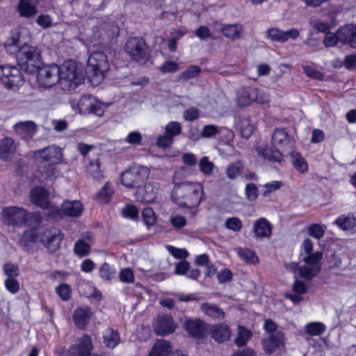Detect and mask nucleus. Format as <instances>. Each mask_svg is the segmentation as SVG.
Listing matches in <instances>:
<instances>
[{"label":"nucleus","mask_w":356,"mask_h":356,"mask_svg":"<svg viewBox=\"0 0 356 356\" xmlns=\"http://www.w3.org/2000/svg\"><path fill=\"white\" fill-rule=\"evenodd\" d=\"M37 77L41 87L50 88L60 81L65 91L74 90L84 80L82 70L73 61L65 63L61 67L55 64L42 67L38 70Z\"/></svg>","instance_id":"obj_1"},{"label":"nucleus","mask_w":356,"mask_h":356,"mask_svg":"<svg viewBox=\"0 0 356 356\" xmlns=\"http://www.w3.org/2000/svg\"><path fill=\"white\" fill-rule=\"evenodd\" d=\"M302 250L306 254L303 258L304 265L298 266L296 262L285 264V268L293 273L298 272L300 277L309 280L319 273L321 265L322 253L316 252L312 253L313 243L309 238L304 240L302 245Z\"/></svg>","instance_id":"obj_2"},{"label":"nucleus","mask_w":356,"mask_h":356,"mask_svg":"<svg viewBox=\"0 0 356 356\" xmlns=\"http://www.w3.org/2000/svg\"><path fill=\"white\" fill-rule=\"evenodd\" d=\"M63 238V233L56 228L46 229L43 232L30 229L24 232L20 238L19 244L28 249L30 243L40 241L49 252H54L60 248Z\"/></svg>","instance_id":"obj_3"},{"label":"nucleus","mask_w":356,"mask_h":356,"mask_svg":"<svg viewBox=\"0 0 356 356\" xmlns=\"http://www.w3.org/2000/svg\"><path fill=\"white\" fill-rule=\"evenodd\" d=\"M203 186L198 182L176 184L171 193L172 201L181 207H197L203 196Z\"/></svg>","instance_id":"obj_4"},{"label":"nucleus","mask_w":356,"mask_h":356,"mask_svg":"<svg viewBox=\"0 0 356 356\" xmlns=\"http://www.w3.org/2000/svg\"><path fill=\"white\" fill-rule=\"evenodd\" d=\"M35 160L40 163H45L43 165H39L40 172L46 179L56 178L58 172L55 165L60 163L63 161L61 149L55 146L51 145L40 150L34 152Z\"/></svg>","instance_id":"obj_5"},{"label":"nucleus","mask_w":356,"mask_h":356,"mask_svg":"<svg viewBox=\"0 0 356 356\" xmlns=\"http://www.w3.org/2000/svg\"><path fill=\"white\" fill-rule=\"evenodd\" d=\"M109 69L106 56L101 51L92 52L88 59L86 71L95 84L99 83L104 78L105 73Z\"/></svg>","instance_id":"obj_6"},{"label":"nucleus","mask_w":356,"mask_h":356,"mask_svg":"<svg viewBox=\"0 0 356 356\" xmlns=\"http://www.w3.org/2000/svg\"><path fill=\"white\" fill-rule=\"evenodd\" d=\"M18 64L22 70L30 73L35 72L41 64L40 51L31 45H24L15 52Z\"/></svg>","instance_id":"obj_7"},{"label":"nucleus","mask_w":356,"mask_h":356,"mask_svg":"<svg viewBox=\"0 0 356 356\" xmlns=\"http://www.w3.org/2000/svg\"><path fill=\"white\" fill-rule=\"evenodd\" d=\"M236 102L240 106H245L256 102L259 104H268L270 95L264 90L254 87H243L236 95Z\"/></svg>","instance_id":"obj_8"},{"label":"nucleus","mask_w":356,"mask_h":356,"mask_svg":"<svg viewBox=\"0 0 356 356\" xmlns=\"http://www.w3.org/2000/svg\"><path fill=\"white\" fill-rule=\"evenodd\" d=\"M148 177L149 170L147 168L134 164L121 174V181L127 188H138Z\"/></svg>","instance_id":"obj_9"},{"label":"nucleus","mask_w":356,"mask_h":356,"mask_svg":"<svg viewBox=\"0 0 356 356\" xmlns=\"http://www.w3.org/2000/svg\"><path fill=\"white\" fill-rule=\"evenodd\" d=\"M71 105L81 115L94 114L102 116L104 112L102 103L92 95H83L78 102H72Z\"/></svg>","instance_id":"obj_10"},{"label":"nucleus","mask_w":356,"mask_h":356,"mask_svg":"<svg viewBox=\"0 0 356 356\" xmlns=\"http://www.w3.org/2000/svg\"><path fill=\"white\" fill-rule=\"evenodd\" d=\"M125 50L130 56L140 64H145L149 59V53L145 40L141 38H129L125 44Z\"/></svg>","instance_id":"obj_11"},{"label":"nucleus","mask_w":356,"mask_h":356,"mask_svg":"<svg viewBox=\"0 0 356 356\" xmlns=\"http://www.w3.org/2000/svg\"><path fill=\"white\" fill-rule=\"evenodd\" d=\"M29 32L26 29L14 30L5 43L6 48L10 54H15L24 45H29Z\"/></svg>","instance_id":"obj_12"},{"label":"nucleus","mask_w":356,"mask_h":356,"mask_svg":"<svg viewBox=\"0 0 356 356\" xmlns=\"http://www.w3.org/2000/svg\"><path fill=\"white\" fill-rule=\"evenodd\" d=\"M0 81L8 88L21 86L24 82L20 70L8 65L0 66Z\"/></svg>","instance_id":"obj_13"},{"label":"nucleus","mask_w":356,"mask_h":356,"mask_svg":"<svg viewBox=\"0 0 356 356\" xmlns=\"http://www.w3.org/2000/svg\"><path fill=\"white\" fill-rule=\"evenodd\" d=\"M29 215L26 210L18 207H4L1 212L3 221L9 225L26 223Z\"/></svg>","instance_id":"obj_14"},{"label":"nucleus","mask_w":356,"mask_h":356,"mask_svg":"<svg viewBox=\"0 0 356 356\" xmlns=\"http://www.w3.org/2000/svg\"><path fill=\"white\" fill-rule=\"evenodd\" d=\"M92 350L93 345L90 337L84 334L70 346L68 353L70 356H100L92 353Z\"/></svg>","instance_id":"obj_15"},{"label":"nucleus","mask_w":356,"mask_h":356,"mask_svg":"<svg viewBox=\"0 0 356 356\" xmlns=\"http://www.w3.org/2000/svg\"><path fill=\"white\" fill-rule=\"evenodd\" d=\"M209 325L200 319H186L184 328L190 336L197 339H203L209 333Z\"/></svg>","instance_id":"obj_16"},{"label":"nucleus","mask_w":356,"mask_h":356,"mask_svg":"<svg viewBox=\"0 0 356 356\" xmlns=\"http://www.w3.org/2000/svg\"><path fill=\"white\" fill-rule=\"evenodd\" d=\"M159 184L157 182H149L143 187H138L136 193V199L140 202H153L159 194Z\"/></svg>","instance_id":"obj_17"},{"label":"nucleus","mask_w":356,"mask_h":356,"mask_svg":"<svg viewBox=\"0 0 356 356\" xmlns=\"http://www.w3.org/2000/svg\"><path fill=\"white\" fill-rule=\"evenodd\" d=\"M262 345L265 353L268 354L284 350L285 348L284 333L275 332L273 334L262 339Z\"/></svg>","instance_id":"obj_18"},{"label":"nucleus","mask_w":356,"mask_h":356,"mask_svg":"<svg viewBox=\"0 0 356 356\" xmlns=\"http://www.w3.org/2000/svg\"><path fill=\"white\" fill-rule=\"evenodd\" d=\"M153 328L157 335L165 336L172 333L176 325L170 316L159 314L153 323Z\"/></svg>","instance_id":"obj_19"},{"label":"nucleus","mask_w":356,"mask_h":356,"mask_svg":"<svg viewBox=\"0 0 356 356\" xmlns=\"http://www.w3.org/2000/svg\"><path fill=\"white\" fill-rule=\"evenodd\" d=\"M294 140L284 129H276L272 136V145L275 148L283 151H290Z\"/></svg>","instance_id":"obj_20"},{"label":"nucleus","mask_w":356,"mask_h":356,"mask_svg":"<svg viewBox=\"0 0 356 356\" xmlns=\"http://www.w3.org/2000/svg\"><path fill=\"white\" fill-rule=\"evenodd\" d=\"M339 42L341 44L348 43L352 48L356 49V26L347 24L340 27L337 31Z\"/></svg>","instance_id":"obj_21"},{"label":"nucleus","mask_w":356,"mask_h":356,"mask_svg":"<svg viewBox=\"0 0 356 356\" xmlns=\"http://www.w3.org/2000/svg\"><path fill=\"white\" fill-rule=\"evenodd\" d=\"M13 128L15 132L26 141L31 139L38 131V127L33 121L17 122Z\"/></svg>","instance_id":"obj_22"},{"label":"nucleus","mask_w":356,"mask_h":356,"mask_svg":"<svg viewBox=\"0 0 356 356\" xmlns=\"http://www.w3.org/2000/svg\"><path fill=\"white\" fill-rule=\"evenodd\" d=\"M31 202L37 207L47 209L49 205L47 191L41 186L33 188L30 193Z\"/></svg>","instance_id":"obj_23"},{"label":"nucleus","mask_w":356,"mask_h":356,"mask_svg":"<svg viewBox=\"0 0 356 356\" xmlns=\"http://www.w3.org/2000/svg\"><path fill=\"white\" fill-rule=\"evenodd\" d=\"M209 331L211 337L217 342L222 343L230 339L231 330L229 327L222 323L209 325Z\"/></svg>","instance_id":"obj_24"},{"label":"nucleus","mask_w":356,"mask_h":356,"mask_svg":"<svg viewBox=\"0 0 356 356\" xmlns=\"http://www.w3.org/2000/svg\"><path fill=\"white\" fill-rule=\"evenodd\" d=\"M272 224L265 218H259L253 224L252 231L257 238H269L272 234Z\"/></svg>","instance_id":"obj_25"},{"label":"nucleus","mask_w":356,"mask_h":356,"mask_svg":"<svg viewBox=\"0 0 356 356\" xmlns=\"http://www.w3.org/2000/svg\"><path fill=\"white\" fill-rule=\"evenodd\" d=\"M92 312L87 306L76 308L73 314V320L78 329H83L88 324Z\"/></svg>","instance_id":"obj_26"},{"label":"nucleus","mask_w":356,"mask_h":356,"mask_svg":"<svg viewBox=\"0 0 356 356\" xmlns=\"http://www.w3.org/2000/svg\"><path fill=\"white\" fill-rule=\"evenodd\" d=\"M93 236L91 234L88 233L82 239H79L74 244V253L80 257H84L89 254L90 247L92 245Z\"/></svg>","instance_id":"obj_27"},{"label":"nucleus","mask_w":356,"mask_h":356,"mask_svg":"<svg viewBox=\"0 0 356 356\" xmlns=\"http://www.w3.org/2000/svg\"><path fill=\"white\" fill-rule=\"evenodd\" d=\"M257 151L263 159L270 161L281 162L282 159V154L277 148L274 149L266 144L259 145Z\"/></svg>","instance_id":"obj_28"},{"label":"nucleus","mask_w":356,"mask_h":356,"mask_svg":"<svg viewBox=\"0 0 356 356\" xmlns=\"http://www.w3.org/2000/svg\"><path fill=\"white\" fill-rule=\"evenodd\" d=\"M38 3L35 0H19L17 10L20 16L27 18L34 17L38 13Z\"/></svg>","instance_id":"obj_29"},{"label":"nucleus","mask_w":356,"mask_h":356,"mask_svg":"<svg viewBox=\"0 0 356 356\" xmlns=\"http://www.w3.org/2000/svg\"><path fill=\"white\" fill-rule=\"evenodd\" d=\"M172 354V348L169 341L159 339L152 346L148 356H170Z\"/></svg>","instance_id":"obj_30"},{"label":"nucleus","mask_w":356,"mask_h":356,"mask_svg":"<svg viewBox=\"0 0 356 356\" xmlns=\"http://www.w3.org/2000/svg\"><path fill=\"white\" fill-rule=\"evenodd\" d=\"M14 140L10 138L0 139V159L3 161L10 160L15 152Z\"/></svg>","instance_id":"obj_31"},{"label":"nucleus","mask_w":356,"mask_h":356,"mask_svg":"<svg viewBox=\"0 0 356 356\" xmlns=\"http://www.w3.org/2000/svg\"><path fill=\"white\" fill-rule=\"evenodd\" d=\"M61 209L65 215L77 217L82 213L83 207L81 202L77 200L65 201L63 203Z\"/></svg>","instance_id":"obj_32"},{"label":"nucleus","mask_w":356,"mask_h":356,"mask_svg":"<svg viewBox=\"0 0 356 356\" xmlns=\"http://www.w3.org/2000/svg\"><path fill=\"white\" fill-rule=\"evenodd\" d=\"M200 309L205 315L213 319L222 320L225 318V312L216 305L203 303Z\"/></svg>","instance_id":"obj_33"},{"label":"nucleus","mask_w":356,"mask_h":356,"mask_svg":"<svg viewBox=\"0 0 356 356\" xmlns=\"http://www.w3.org/2000/svg\"><path fill=\"white\" fill-rule=\"evenodd\" d=\"M222 34L232 40L238 39L243 32V27L238 24L222 25L220 29Z\"/></svg>","instance_id":"obj_34"},{"label":"nucleus","mask_w":356,"mask_h":356,"mask_svg":"<svg viewBox=\"0 0 356 356\" xmlns=\"http://www.w3.org/2000/svg\"><path fill=\"white\" fill-rule=\"evenodd\" d=\"M103 339L105 346L110 348H114L120 341L119 333L112 328H107L104 331Z\"/></svg>","instance_id":"obj_35"},{"label":"nucleus","mask_w":356,"mask_h":356,"mask_svg":"<svg viewBox=\"0 0 356 356\" xmlns=\"http://www.w3.org/2000/svg\"><path fill=\"white\" fill-rule=\"evenodd\" d=\"M307 291L306 285L298 280H296L293 286V294H287L286 298H289L294 304H297L302 299L301 295L304 294Z\"/></svg>","instance_id":"obj_36"},{"label":"nucleus","mask_w":356,"mask_h":356,"mask_svg":"<svg viewBox=\"0 0 356 356\" xmlns=\"http://www.w3.org/2000/svg\"><path fill=\"white\" fill-rule=\"evenodd\" d=\"M334 223L343 230L351 231L356 227V218L351 216H341Z\"/></svg>","instance_id":"obj_37"},{"label":"nucleus","mask_w":356,"mask_h":356,"mask_svg":"<svg viewBox=\"0 0 356 356\" xmlns=\"http://www.w3.org/2000/svg\"><path fill=\"white\" fill-rule=\"evenodd\" d=\"M113 193L114 189L112 184L107 182L97 193L96 199L100 204H107Z\"/></svg>","instance_id":"obj_38"},{"label":"nucleus","mask_w":356,"mask_h":356,"mask_svg":"<svg viewBox=\"0 0 356 356\" xmlns=\"http://www.w3.org/2000/svg\"><path fill=\"white\" fill-rule=\"evenodd\" d=\"M291 163L293 166L300 173H305L308 170V165L305 159L298 152H291Z\"/></svg>","instance_id":"obj_39"},{"label":"nucleus","mask_w":356,"mask_h":356,"mask_svg":"<svg viewBox=\"0 0 356 356\" xmlns=\"http://www.w3.org/2000/svg\"><path fill=\"white\" fill-rule=\"evenodd\" d=\"M238 256L247 264H255L259 262V257L254 251L248 248H238Z\"/></svg>","instance_id":"obj_40"},{"label":"nucleus","mask_w":356,"mask_h":356,"mask_svg":"<svg viewBox=\"0 0 356 356\" xmlns=\"http://www.w3.org/2000/svg\"><path fill=\"white\" fill-rule=\"evenodd\" d=\"M325 330V325L320 322L309 323L305 325V331L311 336H318Z\"/></svg>","instance_id":"obj_41"},{"label":"nucleus","mask_w":356,"mask_h":356,"mask_svg":"<svg viewBox=\"0 0 356 356\" xmlns=\"http://www.w3.org/2000/svg\"><path fill=\"white\" fill-rule=\"evenodd\" d=\"M181 133V125L177 121H171L168 122L165 127V134L174 139L175 136H179Z\"/></svg>","instance_id":"obj_42"},{"label":"nucleus","mask_w":356,"mask_h":356,"mask_svg":"<svg viewBox=\"0 0 356 356\" xmlns=\"http://www.w3.org/2000/svg\"><path fill=\"white\" fill-rule=\"evenodd\" d=\"M238 334L235 339V343L237 346H243L248 342L252 334L249 330L243 326L238 327Z\"/></svg>","instance_id":"obj_43"},{"label":"nucleus","mask_w":356,"mask_h":356,"mask_svg":"<svg viewBox=\"0 0 356 356\" xmlns=\"http://www.w3.org/2000/svg\"><path fill=\"white\" fill-rule=\"evenodd\" d=\"M326 226L319 224H312L307 227L308 234L316 239L322 238L326 230Z\"/></svg>","instance_id":"obj_44"},{"label":"nucleus","mask_w":356,"mask_h":356,"mask_svg":"<svg viewBox=\"0 0 356 356\" xmlns=\"http://www.w3.org/2000/svg\"><path fill=\"white\" fill-rule=\"evenodd\" d=\"M142 217L145 225L148 229L154 225L156 220L155 213L150 207H146L143 210Z\"/></svg>","instance_id":"obj_45"},{"label":"nucleus","mask_w":356,"mask_h":356,"mask_svg":"<svg viewBox=\"0 0 356 356\" xmlns=\"http://www.w3.org/2000/svg\"><path fill=\"white\" fill-rule=\"evenodd\" d=\"M243 169L241 162L237 161L227 165L226 174L229 179H234L240 175Z\"/></svg>","instance_id":"obj_46"},{"label":"nucleus","mask_w":356,"mask_h":356,"mask_svg":"<svg viewBox=\"0 0 356 356\" xmlns=\"http://www.w3.org/2000/svg\"><path fill=\"white\" fill-rule=\"evenodd\" d=\"M115 275V269L107 263H104L99 268V276L104 280H111Z\"/></svg>","instance_id":"obj_47"},{"label":"nucleus","mask_w":356,"mask_h":356,"mask_svg":"<svg viewBox=\"0 0 356 356\" xmlns=\"http://www.w3.org/2000/svg\"><path fill=\"white\" fill-rule=\"evenodd\" d=\"M201 72V68L197 65H190L179 75L181 80H188L196 77Z\"/></svg>","instance_id":"obj_48"},{"label":"nucleus","mask_w":356,"mask_h":356,"mask_svg":"<svg viewBox=\"0 0 356 356\" xmlns=\"http://www.w3.org/2000/svg\"><path fill=\"white\" fill-rule=\"evenodd\" d=\"M123 217L136 220L138 218V209L134 205L128 204L121 210Z\"/></svg>","instance_id":"obj_49"},{"label":"nucleus","mask_w":356,"mask_h":356,"mask_svg":"<svg viewBox=\"0 0 356 356\" xmlns=\"http://www.w3.org/2000/svg\"><path fill=\"white\" fill-rule=\"evenodd\" d=\"M56 293L64 301L68 300L71 297V288L67 284H61L56 288Z\"/></svg>","instance_id":"obj_50"},{"label":"nucleus","mask_w":356,"mask_h":356,"mask_svg":"<svg viewBox=\"0 0 356 356\" xmlns=\"http://www.w3.org/2000/svg\"><path fill=\"white\" fill-rule=\"evenodd\" d=\"M238 126L243 138H248L251 136L253 126L250 124L248 119H243Z\"/></svg>","instance_id":"obj_51"},{"label":"nucleus","mask_w":356,"mask_h":356,"mask_svg":"<svg viewBox=\"0 0 356 356\" xmlns=\"http://www.w3.org/2000/svg\"><path fill=\"white\" fill-rule=\"evenodd\" d=\"M217 136L219 140L227 143L234 138V132L227 127H218Z\"/></svg>","instance_id":"obj_52"},{"label":"nucleus","mask_w":356,"mask_h":356,"mask_svg":"<svg viewBox=\"0 0 356 356\" xmlns=\"http://www.w3.org/2000/svg\"><path fill=\"white\" fill-rule=\"evenodd\" d=\"M6 290L12 294H15L19 291V283L15 277H8L4 281Z\"/></svg>","instance_id":"obj_53"},{"label":"nucleus","mask_w":356,"mask_h":356,"mask_svg":"<svg viewBox=\"0 0 356 356\" xmlns=\"http://www.w3.org/2000/svg\"><path fill=\"white\" fill-rule=\"evenodd\" d=\"M200 170L205 175H210L213 172L214 165L209 161L207 156H203L199 163Z\"/></svg>","instance_id":"obj_54"},{"label":"nucleus","mask_w":356,"mask_h":356,"mask_svg":"<svg viewBox=\"0 0 356 356\" xmlns=\"http://www.w3.org/2000/svg\"><path fill=\"white\" fill-rule=\"evenodd\" d=\"M142 134L138 131H131L124 138V141L132 145H140L142 142Z\"/></svg>","instance_id":"obj_55"},{"label":"nucleus","mask_w":356,"mask_h":356,"mask_svg":"<svg viewBox=\"0 0 356 356\" xmlns=\"http://www.w3.org/2000/svg\"><path fill=\"white\" fill-rule=\"evenodd\" d=\"M120 280L123 283L131 284L134 282V275L132 270L125 268L120 270L119 275Z\"/></svg>","instance_id":"obj_56"},{"label":"nucleus","mask_w":356,"mask_h":356,"mask_svg":"<svg viewBox=\"0 0 356 356\" xmlns=\"http://www.w3.org/2000/svg\"><path fill=\"white\" fill-rule=\"evenodd\" d=\"M218 127L214 124H208L202 127L201 136L204 138H212L218 136Z\"/></svg>","instance_id":"obj_57"},{"label":"nucleus","mask_w":356,"mask_h":356,"mask_svg":"<svg viewBox=\"0 0 356 356\" xmlns=\"http://www.w3.org/2000/svg\"><path fill=\"white\" fill-rule=\"evenodd\" d=\"M266 35L273 42H283L282 30L277 28H271L267 30Z\"/></svg>","instance_id":"obj_58"},{"label":"nucleus","mask_w":356,"mask_h":356,"mask_svg":"<svg viewBox=\"0 0 356 356\" xmlns=\"http://www.w3.org/2000/svg\"><path fill=\"white\" fill-rule=\"evenodd\" d=\"M170 222L175 229H181L186 225V218L179 214L172 215L170 218Z\"/></svg>","instance_id":"obj_59"},{"label":"nucleus","mask_w":356,"mask_h":356,"mask_svg":"<svg viewBox=\"0 0 356 356\" xmlns=\"http://www.w3.org/2000/svg\"><path fill=\"white\" fill-rule=\"evenodd\" d=\"M226 227L234 232H238L242 228V222L238 218H229L225 221Z\"/></svg>","instance_id":"obj_60"},{"label":"nucleus","mask_w":356,"mask_h":356,"mask_svg":"<svg viewBox=\"0 0 356 356\" xmlns=\"http://www.w3.org/2000/svg\"><path fill=\"white\" fill-rule=\"evenodd\" d=\"M159 69L163 73H174L179 70V64L175 61L167 60Z\"/></svg>","instance_id":"obj_61"},{"label":"nucleus","mask_w":356,"mask_h":356,"mask_svg":"<svg viewBox=\"0 0 356 356\" xmlns=\"http://www.w3.org/2000/svg\"><path fill=\"white\" fill-rule=\"evenodd\" d=\"M3 271L8 277H15L19 274L17 266L12 263H6L3 265Z\"/></svg>","instance_id":"obj_62"},{"label":"nucleus","mask_w":356,"mask_h":356,"mask_svg":"<svg viewBox=\"0 0 356 356\" xmlns=\"http://www.w3.org/2000/svg\"><path fill=\"white\" fill-rule=\"evenodd\" d=\"M323 42L325 46L327 47L337 45L339 42L337 32L335 33H332L331 32L326 33Z\"/></svg>","instance_id":"obj_63"},{"label":"nucleus","mask_w":356,"mask_h":356,"mask_svg":"<svg viewBox=\"0 0 356 356\" xmlns=\"http://www.w3.org/2000/svg\"><path fill=\"white\" fill-rule=\"evenodd\" d=\"M174 142V139H172L168 136L165 134L158 137L156 140V145L161 148H168Z\"/></svg>","instance_id":"obj_64"}]
</instances>
